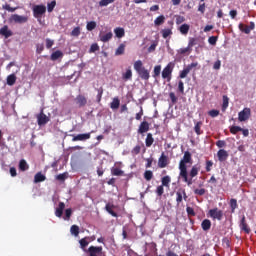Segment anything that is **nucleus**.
<instances>
[{"label":"nucleus","instance_id":"f257e3e1","mask_svg":"<svg viewBox=\"0 0 256 256\" xmlns=\"http://www.w3.org/2000/svg\"><path fill=\"white\" fill-rule=\"evenodd\" d=\"M187 164H192V155L189 151H185L183 158L179 162V177L183 179L184 183L191 186L193 181L188 177Z\"/></svg>","mask_w":256,"mask_h":256},{"label":"nucleus","instance_id":"f03ea898","mask_svg":"<svg viewBox=\"0 0 256 256\" xmlns=\"http://www.w3.org/2000/svg\"><path fill=\"white\" fill-rule=\"evenodd\" d=\"M134 70L138 74L139 78L143 81H148L150 79L149 70H147L141 60H137L134 63Z\"/></svg>","mask_w":256,"mask_h":256},{"label":"nucleus","instance_id":"7ed1b4c3","mask_svg":"<svg viewBox=\"0 0 256 256\" xmlns=\"http://www.w3.org/2000/svg\"><path fill=\"white\" fill-rule=\"evenodd\" d=\"M175 63L169 62L167 66L162 70V79L167 80V82L171 81L172 78V72L174 70Z\"/></svg>","mask_w":256,"mask_h":256},{"label":"nucleus","instance_id":"20e7f679","mask_svg":"<svg viewBox=\"0 0 256 256\" xmlns=\"http://www.w3.org/2000/svg\"><path fill=\"white\" fill-rule=\"evenodd\" d=\"M94 133H95V130H92L91 132L78 134V135L69 134V137H73L72 142H83L91 139V134H94Z\"/></svg>","mask_w":256,"mask_h":256},{"label":"nucleus","instance_id":"39448f33","mask_svg":"<svg viewBox=\"0 0 256 256\" xmlns=\"http://www.w3.org/2000/svg\"><path fill=\"white\" fill-rule=\"evenodd\" d=\"M89 256H105V252H103V246H93L91 245L88 248Z\"/></svg>","mask_w":256,"mask_h":256},{"label":"nucleus","instance_id":"423d86ee","mask_svg":"<svg viewBox=\"0 0 256 256\" xmlns=\"http://www.w3.org/2000/svg\"><path fill=\"white\" fill-rule=\"evenodd\" d=\"M47 12V7L45 5H35L33 7V15L35 18H41Z\"/></svg>","mask_w":256,"mask_h":256},{"label":"nucleus","instance_id":"0eeeda50","mask_svg":"<svg viewBox=\"0 0 256 256\" xmlns=\"http://www.w3.org/2000/svg\"><path fill=\"white\" fill-rule=\"evenodd\" d=\"M208 214L213 220L221 221L223 219V211L217 207L210 209Z\"/></svg>","mask_w":256,"mask_h":256},{"label":"nucleus","instance_id":"6e6552de","mask_svg":"<svg viewBox=\"0 0 256 256\" xmlns=\"http://www.w3.org/2000/svg\"><path fill=\"white\" fill-rule=\"evenodd\" d=\"M50 122V118L44 113L42 109L41 112L37 115L38 126L42 127L47 125Z\"/></svg>","mask_w":256,"mask_h":256},{"label":"nucleus","instance_id":"1a4fd4ad","mask_svg":"<svg viewBox=\"0 0 256 256\" xmlns=\"http://www.w3.org/2000/svg\"><path fill=\"white\" fill-rule=\"evenodd\" d=\"M251 117V110L250 108L246 107L238 114L239 122H246Z\"/></svg>","mask_w":256,"mask_h":256},{"label":"nucleus","instance_id":"9d476101","mask_svg":"<svg viewBox=\"0 0 256 256\" xmlns=\"http://www.w3.org/2000/svg\"><path fill=\"white\" fill-rule=\"evenodd\" d=\"M198 66V62H193L191 64H189L187 67H185L182 71H180L179 73V78L180 79H185L187 77V75L190 73V71L193 68H196Z\"/></svg>","mask_w":256,"mask_h":256},{"label":"nucleus","instance_id":"9b49d317","mask_svg":"<svg viewBox=\"0 0 256 256\" xmlns=\"http://www.w3.org/2000/svg\"><path fill=\"white\" fill-rule=\"evenodd\" d=\"M11 21L15 24H26L29 21L27 16H21L19 14H13L11 16Z\"/></svg>","mask_w":256,"mask_h":256},{"label":"nucleus","instance_id":"f8f14e48","mask_svg":"<svg viewBox=\"0 0 256 256\" xmlns=\"http://www.w3.org/2000/svg\"><path fill=\"white\" fill-rule=\"evenodd\" d=\"M0 35L3 36L5 39H9L13 36V32L9 29L8 25H4L2 28H0Z\"/></svg>","mask_w":256,"mask_h":256},{"label":"nucleus","instance_id":"ddd939ff","mask_svg":"<svg viewBox=\"0 0 256 256\" xmlns=\"http://www.w3.org/2000/svg\"><path fill=\"white\" fill-rule=\"evenodd\" d=\"M168 164H169L168 157L164 154V152H162V154L158 160V167L160 169H163V168H166Z\"/></svg>","mask_w":256,"mask_h":256},{"label":"nucleus","instance_id":"4468645a","mask_svg":"<svg viewBox=\"0 0 256 256\" xmlns=\"http://www.w3.org/2000/svg\"><path fill=\"white\" fill-rule=\"evenodd\" d=\"M122 80L125 82L133 80V70H131V67H128L126 72L122 74Z\"/></svg>","mask_w":256,"mask_h":256},{"label":"nucleus","instance_id":"2eb2a0df","mask_svg":"<svg viewBox=\"0 0 256 256\" xmlns=\"http://www.w3.org/2000/svg\"><path fill=\"white\" fill-rule=\"evenodd\" d=\"M200 168L201 167L198 164H195V165L192 166V168L189 172V176H190L189 180L192 181V179L195 178L198 175V173L200 171Z\"/></svg>","mask_w":256,"mask_h":256},{"label":"nucleus","instance_id":"dca6fc26","mask_svg":"<svg viewBox=\"0 0 256 256\" xmlns=\"http://www.w3.org/2000/svg\"><path fill=\"white\" fill-rule=\"evenodd\" d=\"M149 131V123L147 121H142L139 125L138 134L143 135Z\"/></svg>","mask_w":256,"mask_h":256},{"label":"nucleus","instance_id":"f3484780","mask_svg":"<svg viewBox=\"0 0 256 256\" xmlns=\"http://www.w3.org/2000/svg\"><path fill=\"white\" fill-rule=\"evenodd\" d=\"M64 210H65V202H59L58 207L55 210V216L58 218L63 217Z\"/></svg>","mask_w":256,"mask_h":256},{"label":"nucleus","instance_id":"a211bd4d","mask_svg":"<svg viewBox=\"0 0 256 256\" xmlns=\"http://www.w3.org/2000/svg\"><path fill=\"white\" fill-rule=\"evenodd\" d=\"M240 229L244 231L246 234H250L251 232L249 226L247 225L246 218L244 215L240 221Z\"/></svg>","mask_w":256,"mask_h":256},{"label":"nucleus","instance_id":"6ab92c4d","mask_svg":"<svg viewBox=\"0 0 256 256\" xmlns=\"http://www.w3.org/2000/svg\"><path fill=\"white\" fill-rule=\"evenodd\" d=\"M46 180H47V177L42 172H37L34 176V183L35 184L45 182Z\"/></svg>","mask_w":256,"mask_h":256},{"label":"nucleus","instance_id":"aec40b11","mask_svg":"<svg viewBox=\"0 0 256 256\" xmlns=\"http://www.w3.org/2000/svg\"><path fill=\"white\" fill-rule=\"evenodd\" d=\"M228 153L226 150L224 149H220L217 153V157L219 162H225L228 159Z\"/></svg>","mask_w":256,"mask_h":256},{"label":"nucleus","instance_id":"412c9836","mask_svg":"<svg viewBox=\"0 0 256 256\" xmlns=\"http://www.w3.org/2000/svg\"><path fill=\"white\" fill-rule=\"evenodd\" d=\"M99 38L102 43H108L109 41H111V39H113V32H108L106 34H100Z\"/></svg>","mask_w":256,"mask_h":256},{"label":"nucleus","instance_id":"4be33fe9","mask_svg":"<svg viewBox=\"0 0 256 256\" xmlns=\"http://www.w3.org/2000/svg\"><path fill=\"white\" fill-rule=\"evenodd\" d=\"M76 104L79 106V107H85V105H87V98L83 95H78L76 97Z\"/></svg>","mask_w":256,"mask_h":256},{"label":"nucleus","instance_id":"5701e85b","mask_svg":"<svg viewBox=\"0 0 256 256\" xmlns=\"http://www.w3.org/2000/svg\"><path fill=\"white\" fill-rule=\"evenodd\" d=\"M113 208H115V205L111 203H107L105 206V210L107 211V213L110 214L112 217L117 218V212H115Z\"/></svg>","mask_w":256,"mask_h":256},{"label":"nucleus","instance_id":"b1692460","mask_svg":"<svg viewBox=\"0 0 256 256\" xmlns=\"http://www.w3.org/2000/svg\"><path fill=\"white\" fill-rule=\"evenodd\" d=\"M55 179L61 183H65V180L69 179V172L60 173L55 176Z\"/></svg>","mask_w":256,"mask_h":256},{"label":"nucleus","instance_id":"393cba45","mask_svg":"<svg viewBox=\"0 0 256 256\" xmlns=\"http://www.w3.org/2000/svg\"><path fill=\"white\" fill-rule=\"evenodd\" d=\"M63 58V52H61L60 50H56L54 51L51 56H50V59L51 61L55 62L59 59Z\"/></svg>","mask_w":256,"mask_h":256},{"label":"nucleus","instance_id":"a878e982","mask_svg":"<svg viewBox=\"0 0 256 256\" xmlns=\"http://www.w3.org/2000/svg\"><path fill=\"white\" fill-rule=\"evenodd\" d=\"M114 34L116 38L122 39L123 37H125V29L121 27H117L114 29Z\"/></svg>","mask_w":256,"mask_h":256},{"label":"nucleus","instance_id":"bb28decb","mask_svg":"<svg viewBox=\"0 0 256 256\" xmlns=\"http://www.w3.org/2000/svg\"><path fill=\"white\" fill-rule=\"evenodd\" d=\"M30 168L29 164L25 159H21L19 162V170L22 172L28 171Z\"/></svg>","mask_w":256,"mask_h":256},{"label":"nucleus","instance_id":"cd10ccee","mask_svg":"<svg viewBox=\"0 0 256 256\" xmlns=\"http://www.w3.org/2000/svg\"><path fill=\"white\" fill-rule=\"evenodd\" d=\"M121 106V100L118 97L113 98L112 102L110 103V108L112 110H117Z\"/></svg>","mask_w":256,"mask_h":256},{"label":"nucleus","instance_id":"c85d7f7f","mask_svg":"<svg viewBox=\"0 0 256 256\" xmlns=\"http://www.w3.org/2000/svg\"><path fill=\"white\" fill-rule=\"evenodd\" d=\"M17 82V76L15 74H10L7 76V85L14 86Z\"/></svg>","mask_w":256,"mask_h":256},{"label":"nucleus","instance_id":"c756f323","mask_svg":"<svg viewBox=\"0 0 256 256\" xmlns=\"http://www.w3.org/2000/svg\"><path fill=\"white\" fill-rule=\"evenodd\" d=\"M203 231L207 232L211 228V221L209 219H204L201 223Z\"/></svg>","mask_w":256,"mask_h":256},{"label":"nucleus","instance_id":"7c9ffc66","mask_svg":"<svg viewBox=\"0 0 256 256\" xmlns=\"http://www.w3.org/2000/svg\"><path fill=\"white\" fill-rule=\"evenodd\" d=\"M154 143V138L151 133H148L145 139V145L147 148H150Z\"/></svg>","mask_w":256,"mask_h":256},{"label":"nucleus","instance_id":"2f4dec72","mask_svg":"<svg viewBox=\"0 0 256 256\" xmlns=\"http://www.w3.org/2000/svg\"><path fill=\"white\" fill-rule=\"evenodd\" d=\"M124 172L119 167H112L111 168V175L112 176H123Z\"/></svg>","mask_w":256,"mask_h":256},{"label":"nucleus","instance_id":"473e14b6","mask_svg":"<svg viewBox=\"0 0 256 256\" xmlns=\"http://www.w3.org/2000/svg\"><path fill=\"white\" fill-rule=\"evenodd\" d=\"M97 28V22L95 21H89L86 24V30L88 32H92L93 30H95Z\"/></svg>","mask_w":256,"mask_h":256},{"label":"nucleus","instance_id":"72a5a7b5","mask_svg":"<svg viewBox=\"0 0 256 256\" xmlns=\"http://www.w3.org/2000/svg\"><path fill=\"white\" fill-rule=\"evenodd\" d=\"M239 30H240L242 33L246 34V35H249L250 32H251L250 27L247 26V25H244L243 23H240V24H239Z\"/></svg>","mask_w":256,"mask_h":256},{"label":"nucleus","instance_id":"f704fd0d","mask_svg":"<svg viewBox=\"0 0 256 256\" xmlns=\"http://www.w3.org/2000/svg\"><path fill=\"white\" fill-rule=\"evenodd\" d=\"M89 243H90L89 237H84V238L79 240V244L81 246V249L87 248V246H89Z\"/></svg>","mask_w":256,"mask_h":256},{"label":"nucleus","instance_id":"c9c22d12","mask_svg":"<svg viewBox=\"0 0 256 256\" xmlns=\"http://www.w3.org/2000/svg\"><path fill=\"white\" fill-rule=\"evenodd\" d=\"M125 54V44H120L115 51V56H121Z\"/></svg>","mask_w":256,"mask_h":256},{"label":"nucleus","instance_id":"e433bc0d","mask_svg":"<svg viewBox=\"0 0 256 256\" xmlns=\"http://www.w3.org/2000/svg\"><path fill=\"white\" fill-rule=\"evenodd\" d=\"M190 30V27L188 24H182L179 28V31L182 35H187Z\"/></svg>","mask_w":256,"mask_h":256},{"label":"nucleus","instance_id":"4c0bfd02","mask_svg":"<svg viewBox=\"0 0 256 256\" xmlns=\"http://www.w3.org/2000/svg\"><path fill=\"white\" fill-rule=\"evenodd\" d=\"M165 21V17L163 15L158 16L155 20H154V24L155 26L159 27L161 25L164 24Z\"/></svg>","mask_w":256,"mask_h":256},{"label":"nucleus","instance_id":"58836bf2","mask_svg":"<svg viewBox=\"0 0 256 256\" xmlns=\"http://www.w3.org/2000/svg\"><path fill=\"white\" fill-rule=\"evenodd\" d=\"M161 183H162V186L169 187V184L171 183V177L168 175L162 177Z\"/></svg>","mask_w":256,"mask_h":256},{"label":"nucleus","instance_id":"ea45409f","mask_svg":"<svg viewBox=\"0 0 256 256\" xmlns=\"http://www.w3.org/2000/svg\"><path fill=\"white\" fill-rule=\"evenodd\" d=\"M161 34H162L163 39H167L168 37H170L172 35V30L170 28L163 29L161 31Z\"/></svg>","mask_w":256,"mask_h":256},{"label":"nucleus","instance_id":"a19ab883","mask_svg":"<svg viewBox=\"0 0 256 256\" xmlns=\"http://www.w3.org/2000/svg\"><path fill=\"white\" fill-rule=\"evenodd\" d=\"M230 208H231V213H234L235 210L238 208L237 200L235 198H232L230 200Z\"/></svg>","mask_w":256,"mask_h":256},{"label":"nucleus","instance_id":"79ce46f5","mask_svg":"<svg viewBox=\"0 0 256 256\" xmlns=\"http://www.w3.org/2000/svg\"><path fill=\"white\" fill-rule=\"evenodd\" d=\"M70 233L74 235L75 237L79 236V226L72 225L70 228Z\"/></svg>","mask_w":256,"mask_h":256},{"label":"nucleus","instance_id":"37998d69","mask_svg":"<svg viewBox=\"0 0 256 256\" xmlns=\"http://www.w3.org/2000/svg\"><path fill=\"white\" fill-rule=\"evenodd\" d=\"M201 126H202V122L201 121H198L195 126H194V130H195V133L200 136L202 134V131H201Z\"/></svg>","mask_w":256,"mask_h":256},{"label":"nucleus","instance_id":"c03bdc74","mask_svg":"<svg viewBox=\"0 0 256 256\" xmlns=\"http://www.w3.org/2000/svg\"><path fill=\"white\" fill-rule=\"evenodd\" d=\"M80 35H81V27H75V28L71 31V36H72V37L78 38Z\"/></svg>","mask_w":256,"mask_h":256},{"label":"nucleus","instance_id":"a18cd8bd","mask_svg":"<svg viewBox=\"0 0 256 256\" xmlns=\"http://www.w3.org/2000/svg\"><path fill=\"white\" fill-rule=\"evenodd\" d=\"M56 5H57V2L55 0L48 3V5H47L48 13H52L54 11Z\"/></svg>","mask_w":256,"mask_h":256},{"label":"nucleus","instance_id":"49530a36","mask_svg":"<svg viewBox=\"0 0 256 256\" xmlns=\"http://www.w3.org/2000/svg\"><path fill=\"white\" fill-rule=\"evenodd\" d=\"M45 50V46L43 43L36 44V54L41 55Z\"/></svg>","mask_w":256,"mask_h":256},{"label":"nucleus","instance_id":"de8ad7c7","mask_svg":"<svg viewBox=\"0 0 256 256\" xmlns=\"http://www.w3.org/2000/svg\"><path fill=\"white\" fill-rule=\"evenodd\" d=\"M111 3H115V0H100L99 7H107V5H111Z\"/></svg>","mask_w":256,"mask_h":256},{"label":"nucleus","instance_id":"09e8293b","mask_svg":"<svg viewBox=\"0 0 256 256\" xmlns=\"http://www.w3.org/2000/svg\"><path fill=\"white\" fill-rule=\"evenodd\" d=\"M161 72V65H156L153 70V78L159 77Z\"/></svg>","mask_w":256,"mask_h":256},{"label":"nucleus","instance_id":"8fccbe9b","mask_svg":"<svg viewBox=\"0 0 256 256\" xmlns=\"http://www.w3.org/2000/svg\"><path fill=\"white\" fill-rule=\"evenodd\" d=\"M242 128L240 126H231L230 127V133L232 135H236L238 132H241Z\"/></svg>","mask_w":256,"mask_h":256},{"label":"nucleus","instance_id":"3c124183","mask_svg":"<svg viewBox=\"0 0 256 256\" xmlns=\"http://www.w3.org/2000/svg\"><path fill=\"white\" fill-rule=\"evenodd\" d=\"M45 42H46V48L48 50L52 49L53 46L55 45V41L50 38H46Z\"/></svg>","mask_w":256,"mask_h":256},{"label":"nucleus","instance_id":"603ef678","mask_svg":"<svg viewBox=\"0 0 256 256\" xmlns=\"http://www.w3.org/2000/svg\"><path fill=\"white\" fill-rule=\"evenodd\" d=\"M144 178L146 181H151V179L153 178V172L151 170H146L144 172Z\"/></svg>","mask_w":256,"mask_h":256},{"label":"nucleus","instance_id":"864d4df0","mask_svg":"<svg viewBox=\"0 0 256 256\" xmlns=\"http://www.w3.org/2000/svg\"><path fill=\"white\" fill-rule=\"evenodd\" d=\"M73 214V210L71 208H67L65 210V216H64V220L69 221L71 219V215Z\"/></svg>","mask_w":256,"mask_h":256},{"label":"nucleus","instance_id":"5fc2aeb1","mask_svg":"<svg viewBox=\"0 0 256 256\" xmlns=\"http://www.w3.org/2000/svg\"><path fill=\"white\" fill-rule=\"evenodd\" d=\"M2 9H5L6 11L10 12V13H14L17 11V8H13L10 6V4H5L2 6Z\"/></svg>","mask_w":256,"mask_h":256},{"label":"nucleus","instance_id":"6e6d98bb","mask_svg":"<svg viewBox=\"0 0 256 256\" xmlns=\"http://www.w3.org/2000/svg\"><path fill=\"white\" fill-rule=\"evenodd\" d=\"M182 201H183L182 193H181V191H177L176 192V203H177V206H179Z\"/></svg>","mask_w":256,"mask_h":256},{"label":"nucleus","instance_id":"4d7b16f0","mask_svg":"<svg viewBox=\"0 0 256 256\" xmlns=\"http://www.w3.org/2000/svg\"><path fill=\"white\" fill-rule=\"evenodd\" d=\"M186 212H187L189 217H195L196 216V213H195L194 209L190 206L186 207Z\"/></svg>","mask_w":256,"mask_h":256},{"label":"nucleus","instance_id":"13d9d810","mask_svg":"<svg viewBox=\"0 0 256 256\" xmlns=\"http://www.w3.org/2000/svg\"><path fill=\"white\" fill-rule=\"evenodd\" d=\"M208 115L211 117V118H216L219 116V110H216V109H212L208 112Z\"/></svg>","mask_w":256,"mask_h":256},{"label":"nucleus","instance_id":"bf43d9fd","mask_svg":"<svg viewBox=\"0 0 256 256\" xmlns=\"http://www.w3.org/2000/svg\"><path fill=\"white\" fill-rule=\"evenodd\" d=\"M228 105H229V98L226 95H224L223 96V105H222L223 110H226L228 108Z\"/></svg>","mask_w":256,"mask_h":256},{"label":"nucleus","instance_id":"052dcab7","mask_svg":"<svg viewBox=\"0 0 256 256\" xmlns=\"http://www.w3.org/2000/svg\"><path fill=\"white\" fill-rule=\"evenodd\" d=\"M196 45H197V39L196 38H190L189 43H188V47L192 50V48Z\"/></svg>","mask_w":256,"mask_h":256},{"label":"nucleus","instance_id":"680f3d73","mask_svg":"<svg viewBox=\"0 0 256 256\" xmlns=\"http://www.w3.org/2000/svg\"><path fill=\"white\" fill-rule=\"evenodd\" d=\"M194 193H195V195H198V196H204V194L206 193V190H205V188L195 189Z\"/></svg>","mask_w":256,"mask_h":256},{"label":"nucleus","instance_id":"e2e57ef3","mask_svg":"<svg viewBox=\"0 0 256 256\" xmlns=\"http://www.w3.org/2000/svg\"><path fill=\"white\" fill-rule=\"evenodd\" d=\"M163 187H164L163 185L157 186L156 194H157L159 197H161V196L163 195V193H164V188H163Z\"/></svg>","mask_w":256,"mask_h":256},{"label":"nucleus","instance_id":"0e129e2a","mask_svg":"<svg viewBox=\"0 0 256 256\" xmlns=\"http://www.w3.org/2000/svg\"><path fill=\"white\" fill-rule=\"evenodd\" d=\"M178 92L180 94H184V83H183L182 80H180L179 83H178Z\"/></svg>","mask_w":256,"mask_h":256},{"label":"nucleus","instance_id":"69168bd1","mask_svg":"<svg viewBox=\"0 0 256 256\" xmlns=\"http://www.w3.org/2000/svg\"><path fill=\"white\" fill-rule=\"evenodd\" d=\"M213 166V161L212 160H207L206 161V172H210L211 171V168Z\"/></svg>","mask_w":256,"mask_h":256},{"label":"nucleus","instance_id":"338daca9","mask_svg":"<svg viewBox=\"0 0 256 256\" xmlns=\"http://www.w3.org/2000/svg\"><path fill=\"white\" fill-rule=\"evenodd\" d=\"M141 151V146L140 145H136L133 149H132V154L133 155H138Z\"/></svg>","mask_w":256,"mask_h":256},{"label":"nucleus","instance_id":"774afa93","mask_svg":"<svg viewBox=\"0 0 256 256\" xmlns=\"http://www.w3.org/2000/svg\"><path fill=\"white\" fill-rule=\"evenodd\" d=\"M208 42H209V44L212 45V46L216 45L217 37H216V36H211V37H209Z\"/></svg>","mask_w":256,"mask_h":256}]
</instances>
